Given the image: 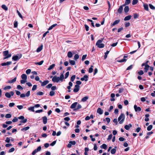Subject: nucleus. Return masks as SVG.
<instances>
[{"instance_id": "35", "label": "nucleus", "mask_w": 155, "mask_h": 155, "mask_svg": "<svg viewBox=\"0 0 155 155\" xmlns=\"http://www.w3.org/2000/svg\"><path fill=\"white\" fill-rule=\"evenodd\" d=\"M2 8L5 11H7L8 10V8L6 6V5H3L2 6Z\"/></svg>"}, {"instance_id": "8", "label": "nucleus", "mask_w": 155, "mask_h": 155, "mask_svg": "<svg viewBox=\"0 0 155 155\" xmlns=\"http://www.w3.org/2000/svg\"><path fill=\"white\" fill-rule=\"evenodd\" d=\"M18 118L19 119H21L22 120L20 121L21 123H26L27 121V119H25L24 117L23 116H21L18 117Z\"/></svg>"}, {"instance_id": "23", "label": "nucleus", "mask_w": 155, "mask_h": 155, "mask_svg": "<svg viewBox=\"0 0 155 155\" xmlns=\"http://www.w3.org/2000/svg\"><path fill=\"white\" fill-rule=\"evenodd\" d=\"M132 126V125L130 124L129 125H127L125 126L124 128L126 130H129L130 129V127H131Z\"/></svg>"}, {"instance_id": "12", "label": "nucleus", "mask_w": 155, "mask_h": 155, "mask_svg": "<svg viewBox=\"0 0 155 155\" xmlns=\"http://www.w3.org/2000/svg\"><path fill=\"white\" fill-rule=\"evenodd\" d=\"M79 85H75V87L73 90L74 92L75 93L78 92L79 90Z\"/></svg>"}, {"instance_id": "58", "label": "nucleus", "mask_w": 155, "mask_h": 155, "mask_svg": "<svg viewBox=\"0 0 155 155\" xmlns=\"http://www.w3.org/2000/svg\"><path fill=\"white\" fill-rule=\"evenodd\" d=\"M17 108L19 110L22 109L23 107L22 105H18L17 106Z\"/></svg>"}, {"instance_id": "16", "label": "nucleus", "mask_w": 155, "mask_h": 155, "mask_svg": "<svg viewBox=\"0 0 155 155\" xmlns=\"http://www.w3.org/2000/svg\"><path fill=\"white\" fill-rule=\"evenodd\" d=\"M29 96V91H28L26 94H22L20 95V97L21 98L25 97V96L28 97Z\"/></svg>"}, {"instance_id": "15", "label": "nucleus", "mask_w": 155, "mask_h": 155, "mask_svg": "<svg viewBox=\"0 0 155 155\" xmlns=\"http://www.w3.org/2000/svg\"><path fill=\"white\" fill-rule=\"evenodd\" d=\"M124 6V5H123L120 6L118 9L117 12L119 13H121L123 10V7Z\"/></svg>"}, {"instance_id": "44", "label": "nucleus", "mask_w": 155, "mask_h": 155, "mask_svg": "<svg viewBox=\"0 0 155 155\" xmlns=\"http://www.w3.org/2000/svg\"><path fill=\"white\" fill-rule=\"evenodd\" d=\"M76 77V76L74 75H73L71 78V80L72 81H73L74 80L75 78Z\"/></svg>"}, {"instance_id": "43", "label": "nucleus", "mask_w": 155, "mask_h": 155, "mask_svg": "<svg viewBox=\"0 0 155 155\" xmlns=\"http://www.w3.org/2000/svg\"><path fill=\"white\" fill-rule=\"evenodd\" d=\"M43 62H44V61L42 60V61H40V62H39L36 63L35 64H37V65H42V64L43 63Z\"/></svg>"}, {"instance_id": "3", "label": "nucleus", "mask_w": 155, "mask_h": 155, "mask_svg": "<svg viewBox=\"0 0 155 155\" xmlns=\"http://www.w3.org/2000/svg\"><path fill=\"white\" fill-rule=\"evenodd\" d=\"M125 119V116L124 114L121 113L118 118V120L119 121V123L122 124L124 122Z\"/></svg>"}, {"instance_id": "10", "label": "nucleus", "mask_w": 155, "mask_h": 155, "mask_svg": "<svg viewBox=\"0 0 155 155\" xmlns=\"http://www.w3.org/2000/svg\"><path fill=\"white\" fill-rule=\"evenodd\" d=\"M39 82L41 83V86H43L48 84L49 82V81L46 80L43 82L41 81H39Z\"/></svg>"}, {"instance_id": "36", "label": "nucleus", "mask_w": 155, "mask_h": 155, "mask_svg": "<svg viewBox=\"0 0 155 155\" xmlns=\"http://www.w3.org/2000/svg\"><path fill=\"white\" fill-rule=\"evenodd\" d=\"M69 63L71 65H74L75 63V62L74 60H69Z\"/></svg>"}, {"instance_id": "6", "label": "nucleus", "mask_w": 155, "mask_h": 155, "mask_svg": "<svg viewBox=\"0 0 155 155\" xmlns=\"http://www.w3.org/2000/svg\"><path fill=\"white\" fill-rule=\"evenodd\" d=\"M21 57V54H18L17 55L13 56L12 59L14 61H17L20 59Z\"/></svg>"}, {"instance_id": "17", "label": "nucleus", "mask_w": 155, "mask_h": 155, "mask_svg": "<svg viewBox=\"0 0 155 155\" xmlns=\"http://www.w3.org/2000/svg\"><path fill=\"white\" fill-rule=\"evenodd\" d=\"M16 78H14L13 79L11 80H8L6 82V83H12L16 81Z\"/></svg>"}, {"instance_id": "41", "label": "nucleus", "mask_w": 155, "mask_h": 155, "mask_svg": "<svg viewBox=\"0 0 155 155\" xmlns=\"http://www.w3.org/2000/svg\"><path fill=\"white\" fill-rule=\"evenodd\" d=\"M93 65H91V67L89 69V73H92L93 71Z\"/></svg>"}, {"instance_id": "18", "label": "nucleus", "mask_w": 155, "mask_h": 155, "mask_svg": "<svg viewBox=\"0 0 155 155\" xmlns=\"http://www.w3.org/2000/svg\"><path fill=\"white\" fill-rule=\"evenodd\" d=\"M120 22V20L118 19L117 20H115L113 24H111V26H114L115 25L118 24Z\"/></svg>"}, {"instance_id": "64", "label": "nucleus", "mask_w": 155, "mask_h": 155, "mask_svg": "<svg viewBox=\"0 0 155 155\" xmlns=\"http://www.w3.org/2000/svg\"><path fill=\"white\" fill-rule=\"evenodd\" d=\"M5 142L7 143H9L10 142V139L8 137H7L5 140Z\"/></svg>"}, {"instance_id": "9", "label": "nucleus", "mask_w": 155, "mask_h": 155, "mask_svg": "<svg viewBox=\"0 0 155 155\" xmlns=\"http://www.w3.org/2000/svg\"><path fill=\"white\" fill-rule=\"evenodd\" d=\"M41 149V146L38 147L37 149H35L34 151L32 152V154L33 155H35V154L38 152L40 151Z\"/></svg>"}, {"instance_id": "31", "label": "nucleus", "mask_w": 155, "mask_h": 155, "mask_svg": "<svg viewBox=\"0 0 155 155\" xmlns=\"http://www.w3.org/2000/svg\"><path fill=\"white\" fill-rule=\"evenodd\" d=\"M57 25V24H53L51 25V26H50L49 28H48V30H50L51 29H52L54 27H55Z\"/></svg>"}, {"instance_id": "37", "label": "nucleus", "mask_w": 155, "mask_h": 155, "mask_svg": "<svg viewBox=\"0 0 155 155\" xmlns=\"http://www.w3.org/2000/svg\"><path fill=\"white\" fill-rule=\"evenodd\" d=\"M131 0H126L125 1V4L124 5V6L126 5H128L129 4Z\"/></svg>"}, {"instance_id": "34", "label": "nucleus", "mask_w": 155, "mask_h": 155, "mask_svg": "<svg viewBox=\"0 0 155 155\" xmlns=\"http://www.w3.org/2000/svg\"><path fill=\"white\" fill-rule=\"evenodd\" d=\"M143 7L144 8V9L147 10V11H148L149 8H148V5L146 4H143Z\"/></svg>"}, {"instance_id": "48", "label": "nucleus", "mask_w": 155, "mask_h": 155, "mask_svg": "<svg viewBox=\"0 0 155 155\" xmlns=\"http://www.w3.org/2000/svg\"><path fill=\"white\" fill-rule=\"evenodd\" d=\"M37 85H34L33 86V87H32V91H35V90H36V89L37 88Z\"/></svg>"}, {"instance_id": "27", "label": "nucleus", "mask_w": 155, "mask_h": 155, "mask_svg": "<svg viewBox=\"0 0 155 155\" xmlns=\"http://www.w3.org/2000/svg\"><path fill=\"white\" fill-rule=\"evenodd\" d=\"M81 107H82L81 106L80 104H78L77 105V108L74 109V111L77 110H79V109H81Z\"/></svg>"}, {"instance_id": "25", "label": "nucleus", "mask_w": 155, "mask_h": 155, "mask_svg": "<svg viewBox=\"0 0 155 155\" xmlns=\"http://www.w3.org/2000/svg\"><path fill=\"white\" fill-rule=\"evenodd\" d=\"M43 45H41L40 47H38L37 49V52H39L41 51L43 48Z\"/></svg>"}, {"instance_id": "14", "label": "nucleus", "mask_w": 155, "mask_h": 155, "mask_svg": "<svg viewBox=\"0 0 155 155\" xmlns=\"http://www.w3.org/2000/svg\"><path fill=\"white\" fill-rule=\"evenodd\" d=\"M134 108L135 111H140L141 110V108L139 107H137L136 105H134Z\"/></svg>"}, {"instance_id": "30", "label": "nucleus", "mask_w": 155, "mask_h": 155, "mask_svg": "<svg viewBox=\"0 0 155 155\" xmlns=\"http://www.w3.org/2000/svg\"><path fill=\"white\" fill-rule=\"evenodd\" d=\"M55 66V64H53L52 65H51L48 68V70H50L51 69H52Z\"/></svg>"}, {"instance_id": "53", "label": "nucleus", "mask_w": 155, "mask_h": 155, "mask_svg": "<svg viewBox=\"0 0 155 155\" xmlns=\"http://www.w3.org/2000/svg\"><path fill=\"white\" fill-rule=\"evenodd\" d=\"M69 72L68 71L67 72L65 75V79L67 78L69 76Z\"/></svg>"}, {"instance_id": "42", "label": "nucleus", "mask_w": 155, "mask_h": 155, "mask_svg": "<svg viewBox=\"0 0 155 155\" xmlns=\"http://www.w3.org/2000/svg\"><path fill=\"white\" fill-rule=\"evenodd\" d=\"M116 151V149H115L113 148L111 150V153L112 154H114L115 153Z\"/></svg>"}, {"instance_id": "21", "label": "nucleus", "mask_w": 155, "mask_h": 155, "mask_svg": "<svg viewBox=\"0 0 155 155\" xmlns=\"http://www.w3.org/2000/svg\"><path fill=\"white\" fill-rule=\"evenodd\" d=\"M43 122L44 124H46L47 123V118L46 116H44L42 117Z\"/></svg>"}, {"instance_id": "32", "label": "nucleus", "mask_w": 155, "mask_h": 155, "mask_svg": "<svg viewBox=\"0 0 155 155\" xmlns=\"http://www.w3.org/2000/svg\"><path fill=\"white\" fill-rule=\"evenodd\" d=\"M129 7L128 6H126L124 8V11L125 12L127 13L129 11Z\"/></svg>"}, {"instance_id": "2", "label": "nucleus", "mask_w": 155, "mask_h": 155, "mask_svg": "<svg viewBox=\"0 0 155 155\" xmlns=\"http://www.w3.org/2000/svg\"><path fill=\"white\" fill-rule=\"evenodd\" d=\"M104 38H101V39L98 40L96 44L98 47L100 48H102L104 47V45L101 43L104 40Z\"/></svg>"}, {"instance_id": "59", "label": "nucleus", "mask_w": 155, "mask_h": 155, "mask_svg": "<svg viewBox=\"0 0 155 155\" xmlns=\"http://www.w3.org/2000/svg\"><path fill=\"white\" fill-rule=\"evenodd\" d=\"M69 143H70L71 144V145H75L76 144V142L74 141H70L69 142Z\"/></svg>"}, {"instance_id": "51", "label": "nucleus", "mask_w": 155, "mask_h": 155, "mask_svg": "<svg viewBox=\"0 0 155 155\" xmlns=\"http://www.w3.org/2000/svg\"><path fill=\"white\" fill-rule=\"evenodd\" d=\"M52 85V84H49L46 86V87L47 88H50L51 87Z\"/></svg>"}, {"instance_id": "52", "label": "nucleus", "mask_w": 155, "mask_h": 155, "mask_svg": "<svg viewBox=\"0 0 155 155\" xmlns=\"http://www.w3.org/2000/svg\"><path fill=\"white\" fill-rule=\"evenodd\" d=\"M43 93L41 91H39L36 94L37 95H42L43 94Z\"/></svg>"}, {"instance_id": "46", "label": "nucleus", "mask_w": 155, "mask_h": 155, "mask_svg": "<svg viewBox=\"0 0 155 155\" xmlns=\"http://www.w3.org/2000/svg\"><path fill=\"white\" fill-rule=\"evenodd\" d=\"M150 8L154 10L155 9V7L152 4H149Z\"/></svg>"}, {"instance_id": "49", "label": "nucleus", "mask_w": 155, "mask_h": 155, "mask_svg": "<svg viewBox=\"0 0 155 155\" xmlns=\"http://www.w3.org/2000/svg\"><path fill=\"white\" fill-rule=\"evenodd\" d=\"M5 117L6 118H10L11 117V115L10 114H8L5 115Z\"/></svg>"}, {"instance_id": "54", "label": "nucleus", "mask_w": 155, "mask_h": 155, "mask_svg": "<svg viewBox=\"0 0 155 155\" xmlns=\"http://www.w3.org/2000/svg\"><path fill=\"white\" fill-rule=\"evenodd\" d=\"M55 93L53 91H51L49 93V95L51 96H53L54 95Z\"/></svg>"}, {"instance_id": "39", "label": "nucleus", "mask_w": 155, "mask_h": 155, "mask_svg": "<svg viewBox=\"0 0 155 155\" xmlns=\"http://www.w3.org/2000/svg\"><path fill=\"white\" fill-rule=\"evenodd\" d=\"M152 128H153V126L151 125H150L149 126L147 127V130L148 131H150L152 129Z\"/></svg>"}, {"instance_id": "61", "label": "nucleus", "mask_w": 155, "mask_h": 155, "mask_svg": "<svg viewBox=\"0 0 155 155\" xmlns=\"http://www.w3.org/2000/svg\"><path fill=\"white\" fill-rule=\"evenodd\" d=\"M112 137V134H110L108 137V138H107V140H110L111 139V138Z\"/></svg>"}, {"instance_id": "63", "label": "nucleus", "mask_w": 155, "mask_h": 155, "mask_svg": "<svg viewBox=\"0 0 155 155\" xmlns=\"http://www.w3.org/2000/svg\"><path fill=\"white\" fill-rule=\"evenodd\" d=\"M11 88V87L10 86H6V87H5L4 88V89L5 90L6 89H10V88Z\"/></svg>"}, {"instance_id": "1", "label": "nucleus", "mask_w": 155, "mask_h": 155, "mask_svg": "<svg viewBox=\"0 0 155 155\" xmlns=\"http://www.w3.org/2000/svg\"><path fill=\"white\" fill-rule=\"evenodd\" d=\"M64 78V75L63 74H62L60 77H57L56 76H54L52 79V81L54 82L58 83L60 81L62 82Z\"/></svg>"}, {"instance_id": "19", "label": "nucleus", "mask_w": 155, "mask_h": 155, "mask_svg": "<svg viewBox=\"0 0 155 155\" xmlns=\"http://www.w3.org/2000/svg\"><path fill=\"white\" fill-rule=\"evenodd\" d=\"M11 61H8L6 62H5L2 63L1 64V65L2 66H7V65H8L11 64L12 63Z\"/></svg>"}, {"instance_id": "28", "label": "nucleus", "mask_w": 155, "mask_h": 155, "mask_svg": "<svg viewBox=\"0 0 155 155\" xmlns=\"http://www.w3.org/2000/svg\"><path fill=\"white\" fill-rule=\"evenodd\" d=\"M73 54L72 53L69 51L68 53L67 56L69 58H71L72 57Z\"/></svg>"}, {"instance_id": "45", "label": "nucleus", "mask_w": 155, "mask_h": 155, "mask_svg": "<svg viewBox=\"0 0 155 155\" xmlns=\"http://www.w3.org/2000/svg\"><path fill=\"white\" fill-rule=\"evenodd\" d=\"M138 2V0H133L132 4L133 5H135Z\"/></svg>"}, {"instance_id": "20", "label": "nucleus", "mask_w": 155, "mask_h": 155, "mask_svg": "<svg viewBox=\"0 0 155 155\" xmlns=\"http://www.w3.org/2000/svg\"><path fill=\"white\" fill-rule=\"evenodd\" d=\"M78 104V103L77 102H75L72 104L70 107V108L71 109H75V107L77 106V105Z\"/></svg>"}, {"instance_id": "26", "label": "nucleus", "mask_w": 155, "mask_h": 155, "mask_svg": "<svg viewBox=\"0 0 155 155\" xmlns=\"http://www.w3.org/2000/svg\"><path fill=\"white\" fill-rule=\"evenodd\" d=\"M88 99V96H85L82 99L81 101L82 102H84L86 101Z\"/></svg>"}, {"instance_id": "62", "label": "nucleus", "mask_w": 155, "mask_h": 155, "mask_svg": "<svg viewBox=\"0 0 155 155\" xmlns=\"http://www.w3.org/2000/svg\"><path fill=\"white\" fill-rule=\"evenodd\" d=\"M84 26H85V29H86V30L87 31H88L89 30V26L88 25H85Z\"/></svg>"}, {"instance_id": "47", "label": "nucleus", "mask_w": 155, "mask_h": 155, "mask_svg": "<svg viewBox=\"0 0 155 155\" xmlns=\"http://www.w3.org/2000/svg\"><path fill=\"white\" fill-rule=\"evenodd\" d=\"M29 129V127H24L21 129V130L22 131H25L28 130Z\"/></svg>"}, {"instance_id": "7", "label": "nucleus", "mask_w": 155, "mask_h": 155, "mask_svg": "<svg viewBox=\"0 0 155 155\" xmlns=\"http://www.w3.org/2000/svg\"><path fill=\"white\" fill-rule=\"evenodd\" d=\"M14 92L13 91H11L10 92H6L5 94V96L7 98H10L13 95Z\"/></svg>"}, {"instance_id": "57", "label": "nucleus", "mask_w": 155, "mask_h": 155, "mask_svg": "<svg viewBox=\"0 0 155 155\" xmlns=\"http://www.w3.org/2000/svg\"><path fill=\"white\" fill-rule=\"evenodd\" d=\"M56 140L54 141H53L52 143H51L50 144V145L53 146L56 144Z\"/></svg>"}, {"instance_id": "56", "label": "nucleus", "mask_w": 155, "mask_h": 155, "mask_svg": "<svg viewBox=\"0 0 155 155\" xmlns=\"http://www.w3.org/2000/svg\"><path fill=\"white\" fill-rule=\"evenodd\" d=\"M15 150V148L13 147L11 148L9 150L8 152L11 153L13 152Z\"/></svg>"}, {"instance_id": "4", "label": "nucleus", "mask_w": 155, "mask_h": 155, "mask_svg": "<svg viewBox=\"0 0 155 155\" xmlns=\"http://www.w3.org/2000/svg\"><path fill=\"white\" fill-rule=\"evenodd\" d=\"M21 78L22 79L21 81V84H24L27 82V76L25 74H23L21 75Z\"/></svg>"}, {"instance_id": "38", "label": "nucleus", "mask_w": 155, "mask_h": 155, "mask_svg": "<svg viewBox=\"0 0 155 155\" xmlns=\"http://www.w3.org/2000/svg\"><path fill=\"white\" fill-rule=\"evenodd\" d=\"M109 51H107L105 53V54L104 56V59H106L107 57V55L109 54Z\"/></svg>"}, {"instance_id": "24", "label": "nucleus", "mask_w": 155, "mask_h": 155, "mask_svg": "<svg viewBox=\"0 0 155 155\" xmlns=\"http://www.w3.org/2000/svg\"><path fill=\"white\" fill-rule=\"evenodd\" d=\"M131 16L130 15L127 16L125 17L124 20L125 21L129 20L131 19Z\"/></svg>"}, {"instance_id": "40", "label": "nucleus", "mask_w": 155, "mask_h": 155, "mask_svg": "<svg viewBox=\"0 0 155 155\" xmlns=\"http://www.w3.org/2000/svg\"><path fill=\"white\" fill-rule=\"evenodd\" d=\"M79 58V56L78 54H76L74 56V59L77 61Z\"/></svg>"}, {"instance_id": "55", "label": "nucleus", "mask_w": 155, "mask_h": 155, "mask_svg": "<svg viewBox=\"0 0 155 155\" xmlns=\"http://www.w3.org/2000/svg\"><path fill=\"white\" fill-rule=\"evenodd\" d=\"M119 140L120 141H123L125 140V139L123 137H120L119 138Z\"/></svg>"}, {"instance_id": "29", "label": "nucleus", "mask_w": 155, "mask_h": 155, "mask_svg": "<svg viewBox=\"0 0 155 155\" xmlns=\"http://www.w3.org/2000/svg\"><path fill=\"white\" fill-rule=\"evenodd\" d=\"M150 67V66L148 64L145 65V67L144 68L145 72H147L149 68Z\"/></svg>"}, {"instance_id": "11", "label": "nucleus", "mask_w": 155, "mask_h": 155, "mask_svg": "<svg viewBox=\"0 0 155 155\" xmlns=\"http://www.w3.org/2000/svg\"><path fill=\"white\" fill-rule=\"evenodd\" d=\"M127 57H128V56H124V57L123 59L121 60H117V61L118 62H120V63L126 62L127 60L126 59V58H127Z\"/></svg>"}, {"instance_id": "22", "label": "nucleus", "mask_w": 155, "mask_h": 155, "mask_svg": "<svg viewBox=\"0 0 155 155\" xmlns=\"http://www.w3.org/2000/svg\"><path fill=\"white\" fill-rule=\"evenodd\" d=\"M97 112L100 114H102L103 113V111L100 108H98L97 110Z\"/></svg>"}, {"instance_id": "60", "label": "nucleus", "mask_w": 155, "mask_h": 155, "mask_svg": "<svg viewBox=\"0 0 155 155\" xmlns=\"http://www.w3.org/2000/svg\"><path fill=\"white\" fill-rule=\"evenodd\" d=\"M14 27L15 28H17L18 26V22L17 21H15L14 23Z\"/></svg>"}, {"instance_id": "13", "label": "nucleus", "mask_w": 155, "mask_h": 155, "mask_svg": "<svg viewBox=\"0 0 155 155\" xmlns=\"http://www.w3.org/2000/svg\"><path fill=\"white\" fill-rule=\"evenodd\" d=\"M88 77L87 75H85L83 77L81 78V81H87L88 80Z\"/></svg>"}, {"instance_id": "33", "label": "nucleus", "mask_w": 155, "mask_h": 155, "mask_svg": "<svg viewBox=\"0 0 155 155\" xmlns=\"http://www.w3.org/2000/svg\"><path fill=\"white\" fill-rule=\"evenodd\" d=\"M101 148L106 150L107 148V146L105 144H103L101 146Z\"/></svg>"}, {"instance_id": "5", "label": "nucleus", "mask_w": 155, "mask_h": 155, "mask_svg": "<svg viewBox=\"0 0 155 155\" xmlns=\"http://www.w3.org/2000/svg\"><path fill=\"white\" fill-rule=\"evenodd\" d=\"M8 51H5L3 52V55L5 57L4 58V59L8 58L11 56V54H9Z\"/></svg>"}, {"instance_id": "50", "label": "nucleus", "mask_w": 155, "mask_h": 155, "mask_svg": "<svg viewBox=\"0 0 155 155\" xmlns=\"http://www.w3.org/2000/svg\"><path fill=\"white\" fill-rule=\"evenodd\" d=\"M18 119V117L17 118L16 117H15L12 120V121L14 122H17Z\"/></svg>"}]
</instances>
